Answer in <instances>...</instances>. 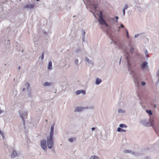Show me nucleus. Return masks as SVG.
Returning <instances> with one entry per match:
<instances>
[{"instance_id": "7", "label": "nucleus", "mask_w": 159, "mask_h": 159, "mask_svg": "<svg viewBox=\"0 0 159 159\" xmlns=\"http://www.w3.org/2000/svg\"><path fill=\"white\" fill-rule=\"evenodd\" d=\"M76 93L77 95L80 94L81 93H83L84 94L85 93V91L84 90H78L76 92Z\"/></svg>"}, {"instance_id": "34", "label": "nucleus", "mask_w": 159, "mask_h": 159, "mask_svg": "<svg viewBox=\"0 0 159 159\" xmlns=\"http://www.w3.org/2000/svg\"><path fill=\"white\" fill-rule=\"evenodd\" d=\"M124 27V26L123 25H122V24L121 25V27L123 28V27Z\"/></svg>"}, {"instance_id": "31", "label": "nucleus", "mask_w": 159, "mask_h": 159, "mask_svg": "<svg viewBox=\"0 0 159 159\" xmlns=\"http://www.w3.org/2000/svg\"><path fill=\"white\" fill-rule=\"evenodd\" d=\"M122 110L121 109H119L118 110V111L119 112H120Z\"/></svg>"}, {"instance_id": "13", "label": "nucleus", "mask_w": 159, "mask_h": 159, "mask_svg": "<svg viewBox=\"0 0 159 159\" xmlns=\"http://www.w3.org/2000/svg\"><path fill=\"white\" fill-rule=\"evenodd\" d=\"M146 111H147V113L149 114V115H152V112L151 110H146Z\"/></svg>"}, {"instance_id": "3", "label": "nucleus", "mask_w": 159, "mask_h": 159, "mask_svg": "<svg viewBox=\"0 0 159 159\" xmlns=\"http://www.w3.org/2000/svg\"><path fill=\"white\" fill-rule=\"evenodd\" d=\"M46 141L45 139H43L40 142V145L42 148L45 151H46L47 148L46 145Z\"/></svg>"}, {"instance_id": "30", "label": "nucleus", "mask_w": 159, "mask_h": 159, "mask_svg": "<svg viewBox=\"0 0 159 159\" xmlns=\"http://www.w3.org/2000/svg\"><path fill=\"white\" fill-rule=\"evenodd\" d=\"M125 153L129 152V151L128 150H125Z\"/></svg>"}, {"instance_id": "32", "label": "nucleus", "mask_w": 159, "mask_h": 159, "mask_svg": "<svg viewBox=\"0 0 159 159\" xmlns=\"http://www.w3.org/2000/svg\"><path fill=\"white\" fill-rule=\"evenodd\" d=\"M95 9H96L97 8V6H95L94 7Z\"/></svg>"}, {"instance_id": "8", "label": "nucleus", "mask_w": 159, "mask_h": 159, "mask_svg": "<svg viewBox=\"0 0 159 159\" xmlns=\"http://www.w3.org/2000/svg\"><path fill=\"white\" fill-rule=\"evenodd\" d=\"M17 155V153L15 151H13L12 152V153L11 155V157L12 158H14Z\"/></svg>"}, {"instance_id": "41", "label": "nucleus", "mask_w": 159, "mask_h": 159, "mask_svg": "<svg viewBox=\"0 0 159 159\" xmlns=\"http://www.w3.org/2000/svg\"><path fill=\"white\" fill-rule=\"evenodd\" d=\"M21 117L22 118V119L23 120V117L22 116H21Z\"/></svg>"}, {"instance_id": "39", "label": "nucleus", "mask_w": 159, "mask_h": 159, "mask_svg": "<svg viewBox=\"0 0 159 159\" xmlns=\"http://www.w3.org/2000/svg\"><path fill=\"white\" fill-rule=\"evenodd\" d=\"M2 113V111H0V114Z\"/></svg>"}, {"instance_id": "38", "label": "nucleus", "mask_w": 159, "mask_h": 159, "mask_svg": "<svg viewBox=\"0 0 159 159\" xmlns=\"http://www.w3.org/2000/svg\"><path fill=\"white\" fill-rule=\"evenodd\" d=\"M20 66H19V69H20Z\"/></svg>"}, {"instance_id": "4", "label": "nucleus", "mask_w": 159, "mask_h": 159, "mask_svg": "<svg viewBox=\"0 0 159 159\" xmlns=\"http://www.w3.org/2000/svg\"><path fill=\"white\" fill-rule=\"evenodd\" d=\"M84 109V108L82 107H78L75 108V111H80L83 110Z\"/></svg>"}, {"instance_id": "12", "label": "nucleus", "mask_w": 159, "mask_h": 159, "mask_svg": "<svg viewBox=\"0 0 159 159\" xmlns=\"http://www.w3.org/2000/svg\"><path fill=\"white\" fill-rule=\"evenodd\" d=\"M119 126L121 128L125 127L126 128L127 127V126L124 124H120V125Z\"/></svg>"}, {"instance_id": "35", "label": "nucleus", "mask_w": 159, "mask_h": 159, "mask_svg": "<svg viewBox=\"0 0 159 159\" xmlns=\"http://www.w3.org/2000/svg\"><path fill=\"white\" fill-rule=\"evenodd\" d=\"M138 36V35L135 34L134 36L135 38H136Z\"/></svg>"}, {"instance_id": "27", "label": "nucleus", "mask_w": 159, "mask_h": 159, "mask_svg": "<svg viewBox=\"0 0 159 159\" xmlns=\"http://www.w3.org/2000/svg\"><path fill=\"white\" fill-rule=\"evenodd\" d=\"M123 13L124 15L125 14V10H124V9H123Z\"/></svg>"}, {"instance_id": "28", "label": "nucleus", "mask_w": 159, "mask_h": 159, "mask_svg": "<svg viewBox=\"0 0 159 159\" xmlns=\"http://www.w3.org/2000/svg\"><path fill=\"white\" fill-rule=\"evenodd\" d=\"M75 61L76 63L77 64V63H78V59H76L75 60Z\"/></svg>"}, {"instance_id": "21", "label": "nucleus", "mask_w": 159, "mask_h": 159, "mask_svg": "<svg viewBox=\"0 0 159 159\" xmlns=\"http://www.w3.org/2000/svg\"><path fill=\"white\" fill-rule=\"evenodd\" d=\"M69 141L70 142H72L73 141V139L72 138L69 139Z\"/></svg>"}, {"instance_id": "24", "label": "nucleus", "mask_w": 159, "mask_h": 159, "mask_svg": "<svg viewBox=\"0 0 159 159\" xmlns=\"http://www.w3.org/2000/svg\"><path fill=\"white\" fill-rule=\"evenodd\" d=\"M141 84L142 85H145V82H141Z\"/></svg>"}, {"instance_id": "26", "label": "nucleus", "mask_w": 159, "mask_h": 159, "mask_svg": "<svg viewBox=\"0 0 159 159\" xmlns=\"http://www.w3.org/2000/svg\"><path fill=\"white\" fill-rule=\"evenodd\" d=\"M126 131L124 129H121V132H126Z\"/></svg>"}, {"instance_id": "40", "label": "nucleus", "mask_w": 159, "mask_h": 159, "mask_svg": "<svg viewBox=\"0 0 159 159\" xmlns=\"http://www.w3.org/2000/svg\"><path fill=\"white\" fill-rule=\"evenodd\" d=\"M27 84L29 86V85H30V84H28V83H27Z\"/></svg>"}, {"instance_id": "20", "label": "nucleus", "mask_w": 159, "mask_h": 159, "mask_svg": "<svg viewBox=\"0 0 159 159\" xmlns=\"http://www.w3.org/2000/svg\"><path fill=\"white\" fill-rule=\"evenodd\" d=\"M145 54L146 56L147 57H148V51L146 50L145 52Z\"/></svg>"}, {"instance_id": "23", "label": "nucleus", "mask_w": 159, "mask_h": 159, "mask_svg": "<svg viewBox=\"0 0 159 159\" xmlns=\"http://www.w3.org/2000/svg\"><path fill=\"white\" fill-rule=\"evenodd\" d=\"M126 34H127V38H129V36L128 31L127 30H126Z\"/></svg>"}, {"instance_id": "1", "label": "nucleus", "mask_w": 159, "mask_h": 159, "mask_svg": "<svg viewBox=\"0 0 159 159\" xmlns=\"http://www.w3.org/2000/svg\"><path fill=\"white\" fill-rule=\"evenodd\" d=\"M98 21L99 23L101 25H105L107 27L109 26L106 23V21L103 19V13L102 11H101L100 12V14L99 16Z\"/></svg>"}, {"instance_id": "16", "label": "nucleus", "mask_w": 159, "mask_h": 159, "mask_svg": "<svg viewBox=\"0 0 159 159\" xmlns=\"http://www.w3.org/2000/svg\"><path fill=\"white\" fill-rule=\"evenodd\" d=\"M130 64L129 63V61L128 60V66L129 67V70H130Z\"/></svg>"}, {"instance_id": "11", "label": "nucleus", "mask_w": 159, "mask_h": 159, "mask_svg": "<svg viewBox=\"0 0 159 159\" xmlns=\"http://www.w3.org/2000/svg\"><path fill=\"white\" fill-rule=\"evenodd\" d=\"M52 62L51 61H49L48 63V69L51 70L52 69Z\"/></svg>"}, {"instance_id": "2", "label": "nucleus", "mask_w": 159, "mask_h": 159, "mask_svg": "<svg viewBox=\"0 0 159 159\" xmlns=\"http://www.w3.org/2000/svg\"><path fill=\"white\" fill-rule=\"evenodd\" d=\"M53 136H50L47 138V144L48 148H51L53 145L54 143L53 140Z\"/></svg>"}, {"instance_id": "6", "label": "nucleus", "mask_w": 159, "mask_h": 159, "mask_svg": "<svg viewBox=\"0 0 159 159\" xmlns=\"http://www.w3.org/2000/svg\"><path fill=\"white\" fill-rule=\"evenodd\" d=\"M53 131H54V125H52L51 128V131L50 134V136H53Z\"/></svg>"}, {"instance_id": "10", "label": "nucleus", "mask_w": 159, "mask_h": 159, "mask_svg": "<svg viewBox=\"0 0 159 159\" xmlns=\"http://www.w3.org/2000/svg\"><path fill=\"white\" fill-rule=\"evenodd\" d=\"M101 82V80L98 78L96 79L95 83L97 84H99Z\"/></svg>"}, {"instance_id": "9", "label": "nucleus", "mask_w": 159, "mask_h": 159, "mask_svg": "<svg viewBox=\"0 0 159 159\" xmlns=\"http://www.w3.org/2000/svg\"><path fill=\"white\" fill-rule=\"evenodd\" d=\"M34 7V4H29L26 6V8H32Z\"/></svg>"}, {"instance_id": "33", "label": "nucleus", "mask_w": 159, "mask_h": 159, "mask_svg": "<svg viewBox=\"0 0 159 159\" xmlns=\"http://www.w3.org/2000/svg\"><path fill=\"white\" fill-rule=\"evenodd\" d=\"M155 129V131H156V132L157 133V134H158V135L159 136V134H158V132H157V130H156L155 129Z\"/></svg>"}, {"instance_id": "25", "label": "nucleus", "mask_w": 159, "mask_h": 159, "mask_svg": "<svg viewBox=\"0 0 159 159\" xmlns=\"http://www.w3.org/2000/svg\"><path fill=\"white\" fill-rule=\"evenodd\" d=\"M0 134H1L2 136L3 137V134H2V131L0 130Z\"/></svg>"}, {"instance_id": "17", "label": "nucleus", "mask_w": 159, "mask_h": 159, "mask_svg": "<svg viewBox=\"0 0 159 159\" xmlns=\"http://www.w3.org/2000/svg\"><path fill=\"white\" fill-rule=\"evenodd\" d=\"M128 6L126 4L125 5L123 9L125 10L128 8Z\"/></svg>"}, {"instance_id": "42", "label": "nucleus", "mask_w": 159, "mask_h": 159, "mask_svg": "<svg viewBox=\"0 0 159 159\" xmlns=\"http://www.w3.org/2000/svg\"><path fill=\"white\" fill-rule=\"evenodd\" d=\"M46 122L47 121V120H46Z\"/></svg>"}, {"instance_id": "18", "label": "nucleus", "mask_w": 159, "mask_h": 159, "mask_svg": "<svg viewBox=\"0 0 159 159\" xmlns=\"http://www.w3.org/2000/svg\"><path fill=\"white\" fill-rule=\"evenodd\" d=\"M121 129L120 128H118L117 129V131L119 132H120L121 131Z\"/></svg>"}, {"instance_id": "36", "label": "nucleus", "mask_w": 159, "mask_h": 159, "mask_svg": "<svg viewBox=\"0 0 159 159\" xmlns=\"http://www.w3.org/2000/svg\"><path fill=\"white\" fill-rule=\"evenodd\" d=\"M92 130L93 131V130H94L95 129V128L94 127L92 128Z\"/></svg>"}, {"instance_id": "37", "label": "nucleus", "mask_w": 159, "mask_h": 159, "mask_svg": "<svg viewBox=\"0 0 159 159\" xmlns=\"http://www.w3.org/2000/svg\"><path fill=\"white\" fill-rule=\"evenodd\" d=\"M116 19H118V17H117V16H116Z\"/></svg>"}, {"instance_id": "29", "label": "nucleus", "mask_w": 159, "mask_h": 159, "mask_svg": "<svg viewBox=\"0 0 159 159\" xmlns=\"http://www.w3.org/2000/svg\"><path fill=\"white\" fill-rule=\"evenodd\" d=\"M85 60L87 61H89V59H88V58L86 57L85 58Z\"/></svg>"}, {"instance_id": "5", "label": "nucleus", "mask_w": 159, "mask_h": 159, "mask_svg": "<svg viewBox=\"0 0 159 159\" xmlns=\"http://www.w3.org/2000/svg\"><path fill=\"white\" fill-rule=\"evenodd\" d=\"M147 63L146 61L144 62L141 65V67L142 69L147 68Z\"/></svg>"}, {"instance_id": "19", "label": "nucleus", "mask_w": 159, "mask_h": 159, "mask_svg": "<svg viewBox=\"0 0 159 159\" xmlns=\"http://www.w3.org/2000/svg\"><path fill=\"white\" fill-rule=\"evenodd\" d=\"M130 51L132 53H133L134 51V48H131L130 49Z\"/></svg>"}, {"instance_id": "14", "label": "nucleus", "mask_w": 159, "mask_h": 159, "mask_svg": "<svg viewBox=\"0 0 159 159\" xmlns=\"http://www.w3.org/2000/svg\"><path fill=\"white\" fill-rule=\"evenodd\" d=\"M50 85V83H48V82H46L45 83H44L43 85L45 86H48V85Z\"/></svg>"}, {"instance_id": "22", "label": "nucleus", "mask_w": 159, "mask_h": 159, "mask_svg": "<svg viewBox=\"0 0 159 159\" xmlns=\"http://www.w3.org/2000/svg\"><path fill=\"white\" fill-rule=\"evenodd\" d=\"M44 58V53L43 52L41 56V59H43Z\"/></svg>"}, {"instance_id": "15", "label": "nucleus", "mask_w": 159, "mask_h": 159, "mask_svg": "<svg viewBox=\"0 0 159 159\" xmlns=\"http://www.w3.org/2000/svg\"><path fill=\"white\" fill-rule=\"evenodd\" d=\"M90 159H98V158L96 157L92 156L91 157Z\"/></svg>"}]
</instances>
